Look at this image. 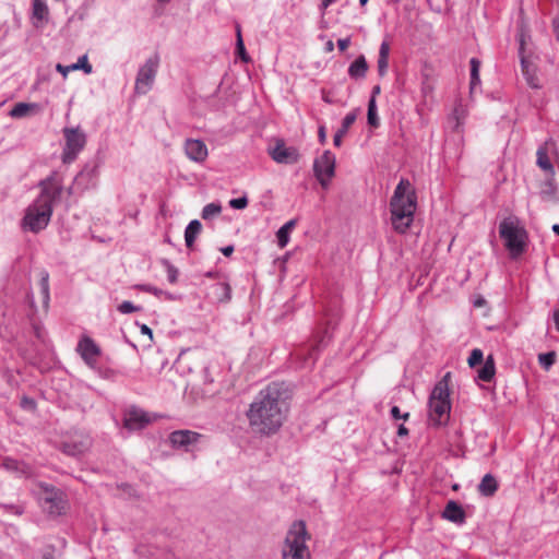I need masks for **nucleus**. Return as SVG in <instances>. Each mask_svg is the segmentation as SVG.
Here are the masks:
<instances>
[{
    "mask_svg": "<svg viewBox=\"0 0 559 559\" xmlns=\"http://www.w3.org/2000/svg\"><path fill=\"white\" fill-rule=\"evenodd\" d=\"M498 489V483L491 474H486L478 485V491L481 496L491 497Z\"/></svg>",
    "mask_w": 559,
    "mask_h": 559,
    "instance_id": "obj_25",
    "label": "nucleus"
},
{
    "mask_svg": "<svg viewBox=\"0 0 559 559\" xmlns=\"http://www.w3.org/2000/svg\"><path fill=\"white\" fill-rule=\"evenodd\" d=\"M162 264L165 267L169 283L175 284L178 280V269L174 264H171L167 259H163Z\"/></svg>",
    "mask_w": 559,
    "mask_h": 559,
    "instance_id": "obj_35",
    "label": "nucleus"
},
{
    "mask_svg": "<svg viewBox=\"0 0 559 559\" xmlns=\"http://www.w3.org/2000/svg\"><path fill=\"white\" fill-rule=\"evenodd\" d=\"M449 378L450 372L435 385L429 397V420L436 426L447 424L450 417Z\"/></svg>",
    "mask_w": 559,
    "mask_h": 559,
    "instance_id": "obj_5",
    "label": "nucleus"
},
{
    "mask_svg": "<svg viewBox=\"0 0 559 559\" xmlns=\"http://www.w3.org/2000/svg\"><path fill=\"white\" fill-rule=\"evenodd\" d=\"M40 288L44 298V302L47 304L49 300V284H48V273H44L40 280Z\"/></svg>",
    "mask_w": 559,
    "mask_h": 559,
    "instance_id": "obj_40",
    "label": "nucleus"
},
{
    "mask_svg": "<svg viewBox=\"0 0 559 559\" xmlns=\"http://www.w3.org/2000/svg\"><path fill=\"white\" fill-rule=\"evenodd\" d=\"M442 516L445 520L456 524H462L465 521V512L463 508L456 501L453 500H450L447 503L442 512Z\"/></svg>",
    "mask_w": 559,
    "mask_h": 559,
    "instance_id": "obj_19",
    "label": "nucleus"
},
{
    "mask_svg": "<svg viewBox=\"0 0 559 559\" xmlns=\"http://www.w3.org/2000/svg\"><path fill=\"white\" fill-rule=\"evenodd\" d=\"M309 538L304 521H295L286 533L282 545V559H309L310 552L306 545Z\"/></svg>",
    "mask_w": 559,
    "mask_h": 559,
    "instance_id": "obj_6",
    "label": "nucleus"
},
{
    "mask_svg": "<svg viewBox=\"0 0 559 559\" xmlns=\"http://www.w3.org/2000/svg\"><path fill=\"white\" fill-rule=\"evenodd\" d=\"M140 331H141L142 334L147 335L150 337V340L153 338L152 329L148 328L146 324H141L140 325Z\"/></svg>",
    "mask_w": 559,
    "mask_h": 559,
    "instance_id": "obj_46",
    "label": "nucleus"
},
{
    "mask_svg": "<svg viewBox=\"0 0 559 559\" xmlns=\"http://www.w3.org/2000/svg\"><path fill=\"white\" fill-rule=\"evenodd\" d=\"M2 465L5 469H8L10 472L19 473L25 477H28L32 475L31 466L24 462H20L17 460L7 457L3 460Z\"/></svg>",
    "mask_w": 559,
    "mask_h": 559,
    "instance_id": "obj_22",
    "label": "nucleus"
},
{
    "mask_svg": "<svg viewBox=\"0 0 559 559\" xmlns=\"http://www.w3.org/2000/svg\"><path fill=\"white\" fill-rule=\"evenodd\" d=\"M554 32L556 34L557 39L559 40V17L554 21Z\"/></svg>",
    "mask_w": 559,
    "mask_h": 559,
    "instance_id": "obj_50",
    "label": "nucleus"
},
{
    "mask_svg": "<svg viewBox=\"0 0 559 559\" xmlns=\"http://www.w3.org/2000/svg\"><path fill=\"white\" fill-rule=\"evenodd\" d=\"M141 307L134 306L131 301H123L118 306V311L121 313H132L135 311H140Z\"/></svg>",
    "mask_w": 559,
    "mask_h": 559,
    "instance_id": "obj_41",
    "label": "nucleus"
},
{
    "mask_svg": "<svg viewBox=\"0 0 559 559\" xmlns=\"http://www.w3.org/2000/svg\"><path fill=\"white\" fill-rule=\"evenodd\" d=\"M349 44H350V39L348 37L341 38L337 40V46L341 51H345L348 48Z\"/></svg>",
    "mask_w": 559,
    "mask_h": 559,
    "instance_id": "obj_44",
    "label": "nucleus"
},
{
    "mask_svg": "<svg viewBox=\"0 0 559 559\" xmlns=\"http://www.w3.org/2000/svg\"><path fill=\"white\" fill-rule=\"evenodd\" d=\"M49 8L46 0H33L32 1V14L31 20L33 26L39 28L44 27L49 22Z\"/></svg>",
    "mask_w": 559,
    "mask_h": 559,
    "instance_id": "obj_18",
    "label": "nucleus"
},
{
    "mask_svg": "<svg viewBox=\"0 0 559 559\" xmlns=\"http://www.w3.org/2000/svg\"><path fill=\"white\" fill-rule=\"evenodd\" d=\"M483 359H484L483 352L479 348H475L472 350L467 361L471 367H475L477 365H480Z\"/></svg>",
    "mask_w": 559,
    "mask_h": 559,
    "instance_id": "obj_39",
    "label": "nucleus"
},
{
    "mask_svg": "<svg viewBox=\"0 0 559 559\" xmlns=\"http://www.w3.org/2000/svg\"><path fill=\"white\" fill-rule=\"evenodd\" d=\"M551 229H552V231H554L556 235H558V236H559V224H555V225H552Z\"/></svg>",
    "mask_w": 559,
    "mask_h": 559,
    "instance_id": "obj_56",
    "label": "nucleus"
},
{
    "mask_svg": "<svg viewBox=\"0 0 559 559\" xmlns=\"http://www.w3.org/2000/svg\"><path fill=\"white\" fill-rule=\"evenodd\" d=\"M202 229V224L198 219L191 221L185 230L186 246L191 248Z\"/></svg>",
    "mask_w": 559,
    "mask_h": 559,
    "instance_id": "obj_27",
    "label": "nucleus"
},
{
    "mask_svg": "<svg viewBox=\"0 0 559 559\" xmlns=\"http://www.w3.org/2000/svg\"><path fill=\"white\" fill-rule=\"evenodd\" d=\"M201 438L202 435L192 430H176L169 435V443L175 449H182L188 452Z\"/></svg>",
    "mask_w": 559,
    "mask_h": 559,
    "instance_id": "obj_13",
    "label": "nucleus"
},
{
    "mask_svg": "<svg viewBox=\"0 0 559 559\" xmlns=\"http://www.w3.org/2000/svg\"><path fill=\"white\" fill-rule=\"evenodd\" d=\"M460 114H461V109H460V108H455V109H454V116H455V118H456L457 120H459Z\"/></svg>",
    "mask_w": 559,
    "mask_h": 559,
    "instance_id": "obj_57",
    "label": "nucleus"
},
{
    "mask_svg": "<svg viewBox=\"0 0 559 559\" xmlns=\"http://www.w3.org/2000/svg\"><path fill=\"white\" fill-rule=\"evenodd\" d=\"M499 235L512 259L522 255L527 247V231L515 216H509L499 224Z\"/></svg>",
    "mask_w": 559,
    "mask_h": 559,
    "instance_id": "obj_4",
    "label": "nucleus"
},
{
    "mask_svg": "<svg viewBox=\"0 0 559 559\" xmlns=\"http://www.w3.org/2000/svg\"><path fill=\"white\" fill-rule=\"evenodd\" d=\"M236 50H237V52L240 56L242 61L248 62L250 60L248 53L246 52L243 40H242L241 34H240V28L239 27H237Z\"/></svg>",
    "mask_w": 559,
    "mask_h": 559,
    "instance_id": "obj_37",
    "label": "nucleus"
},
{
    "mask_svg": "<svg viewBox=\"0 0 559 559\" xmlns=\"http://www.w3.org/2000/svg\"><path fill=\"white\" fill-rule=\"evenodd\" d=\"M323 100H324L325 103H331L330 97H326V96H323Z\"/></svg>",
    "mask_w": 559,
    "mask_h": 559,
    "instance_id": "obj_58",
    "label": "nucleus"
},
{
    "mask_svg": "<svg viewBox=\"0 0 559 559\" xmlns=\"http://www.w3.org/2000/svg\"><path fill=\"white\" fill-rule=\"evenodd\" d=\"M78 352L82 359L91 367L96 364L97 357L100 354L99 347L91 337H83L78 344Z\"/></svg>",
    "mask_w": 559,
    "mask_h": 559,
    "instance_id": "obj_17",
    "label": "nucleus"
},
{
    "mask_svg": "<svg viewBox=\"0 0 559 559\" xmlns=\"http://www.w3.org/2000/svg\"><path fill=\"white\" fill-rule=\"evenodd\" d=\"M368 2V0H359L360 5H365Z\"/></svg>",
    "mask_w": 559,
    "mask_h": 559,
    "instance_id": "obj_59",
    "label": "nucleus"
},
{
    "mask_svg": "<svg viewBox=\"0 0 559 559\" xmlns=\"http://www.w3.org/2000/svg\"><path fill=\"white\" fill-rule=\"evenodd\" d=\"M41 501L44 509L51 515H60L64 510L61 492L55 490V488L46 489Z\"/></svg>",
    "mask_w": 559,
    "mask_h": 559,
    "instance_id": "obj_15",
    "label": "nucleus"
},
{
    "mask_svg": "<svg viewBox=\"0 0 559 559\" xmlns=\"http://www.w3.org/2000/svg\"><path fill=\"white\" fill-rule=\"evenodd\" d=\"M334 49V45H333V41L329 40L326 44H325V50L331 52L332 50Z\"/></svg>",
    "mask_w": 559,
    "mask_h": 559,
    "instance_id": "obj_52",
    "label": "nucleus"
},
{
    "mask_svg": "<svg viewBox=\"0 0 559 559\" xmlns=\"http://www.w3.org/2000/svg\"><path fill=\"white\" fill-rule=\"evenodd\" d=\"M92 445V439L87 433L74 432L68 436L61 443V451L70 456H80L87 452Z\"/></svg>",
    "mask_w": 559,
    "mask_h": 559,
    "instance_id": "obj_11",
    "label": "nucleus"
},
{
    "mask_svg": "<svg viewBox=\"0 0 559 559\" xmlns=\"http://www.w3.org/2000/svg\"><path fill=\"white\" fill-rule=\"evenodd\" d=\"M556 356L557 355L555 352L539 354L538 362L545 370H549L552 367V365L556 362Z\"/></svg>",
    "mask_w": 559,
    "mask_h": 559,
    "instance_id": "obj_34",
    "label": "nucleus"
},
{
    "mask_svg": "<svg viewBox=\"0 0 559 559\" xmlns=\"http://www.w3.org/2000/svg\"><path fill=\"white\" fill-rule=\"evenodd\" d=\"M139 289H141L142 292H145V293H150V294H153L157 297H160V296H166L167 298H170V294L155 287V286H152L150 284H142V285H139L138 286Z\"/></svg>",
    "mask_w": 559,
    "mask_h": 559,
    "instance_id": "obj_38",
    "label": "nucleus"
},
{
    "mask_svg": "<svg viewBox=\"0 0 559 559\" xmlns=\"http://www.w3.org/2000/svg\"><path fill=\"white\" fill-rule=\"evenodd\" d=\"M318 138H319V141L321 144H324L325 141H326V131H325V127L324 126H321L318 130Z\"/></svg>",
    "mask_w": 559,
    "mask_h": 559,
    "instance_id": "obj_45",
    "label": "nucleus"
},
{
    "mask_svg": "<svg viewBox=\"0 0 559 559\" xmlns=\"http://www.w3.org/2000/svg\"><path fill=\"white\" fill-rule=\"evenodd\" d=\"M356 118H357V116H356V112H354V111L347 114L344 117L341 128L334 134L333 143L335 146H337V147L341 146L343 136L347 133L348 129L355 122Z\"/></svg>",
    "mask_w": 559,
    "mask_h": 559,
    "instance_id": "obj_23",
    "label": "nucleus"
},
{
    "mask_svg": "<svg viewBox=\"0 0 559 559\" xmlns=\"http://www.w3.org/2000/svg\"><path fill=\"white\" fill-rule=\"evenodd\" d=\"M536 155H537V160H536L537 165L546 173H554V166L547 155L546 150L543 147H539L537 150Z\"/></svg>",
    "mask_w": 559,
    "mask_h": 559,
    "instance_id": "obj_31",
    "label": "nucleus"
},
{
    "mask_svg": "<svg viewBox=\"0 0 559 559\" xmlns=\"http://www.w3.org/2000/svg\"><path fill=\"white\" fill-rule=\"evenodd\" d=\"M57 70L61 72L63 75H67L69 71L74 70H83L86 74L92 73L93 68L91 63L88 62L87 56L83 55L81 56L78 61L71 66L64 67L60 63L57 64Z\"/></svg>",
    "mask_w": 559,
    "mask_h": 559,
    "instance_id": "obj_21",
    "label": "nucleus"
},
{
    "mask_svg": "<svg viewBox=\"0 0 559 559\" xmlns=\"http://www.w3.org/2000/svg\"><path fill=\"white\" fill-rule=\"evenodd\" d=\"M389 55H390V44L388 41H382L379 49V58H378V72L380 76H383L389 67Z\"/></svg>",
    "mask_w": 559,
    "mask_h": 559,
    "instance_id": "obj_26",
    "label": "nucleus"
},
{
    "mask_svg": "<svg viewBox=\"0 0 559 559\" xmlns=\"http://www.w3.org/2000/svg\"><path fill=\"white\" fill-rule=\"evenodd\" d=\"M485 300L483 298H479L474 301L475 307H481L484 305Z\"/></svg>",
    "mask_w": 559,
    "mask_h": 559,
    "instance_id": "obj_53",
    "label": "nucleus"
},
{
    "mask_svg": "<svg viewBox=\"0 0 559 559\" xmlns=\"http://www.w3.org/2000/svg\"><path fill=\"white\" fill-rule=\"evenodd\" d=\"M469 64H471V87L473 88L475 85L480 83V79H479L480 61L476 58H472L469 61Z\"/></svg>",
    "mask_w": 559,
    "mask_h": 559,
    "instance_id": "obj_33",
    "label": "nucleus"
},
{
    "mask_svg": "<svg viewBox=\"0 0 559 559\" xmlns=\"http://www.w3.org/2000/svg\"><path fill=\"white\" fill-rule=\"evenodd\" d=\"M247 205H248L247 197L231 199L229 201V206L233 209H236V210H242V209L247 207Z\"/></svg>",
    "mask_w": 559,
    "mask_h": 559,
    "instance_id": "obj_42",
    "label": "nucleus"
},
{
    "mask_svg": "<svg viewBox=\"0 0 559 559\" xmlns=\"http://www.w3.org/2000/svg\"><path fill=\"white\" fill-rule=\"evenodd\" d=\"M495 376V362L488 357L481 368L478 370V378L481 381L489 382Z\"/></svg>",
    "mask_w": 559,
    "mask_h": 559,
    "instance_id": "obj_30",
    "label": "nucleus"
},
{
    "mask_svg": "<svg viewBox=\"0 0 559 559\" xmlns=\"http://www.w3.org/2000/svg\"><path fill=\"white\" fill-rule=\"evenodd\" d=\"M158 68L159 57L157 53L148 57L144 64L139 68L134 84L136 94L145 95L152 90Z\"/></svg>",
    "mask_w": 559,
    "mask_h": 559,
    "instance_id": "obj_8",
    "label": "nucleus"
},
{
    "mask_svg": "<svg viewBox=\"0 0 559 559\" xmlns=\"http://www.w3.org/2000/svg\"><path fill=\"white\" fill-rule=\"evenodd\" d=\"M185 152L187 157L195 163H203L209 155L206 144L199 139L186 140Z\"/></svg>",
    "mask_w": 559,
    "mask_h": 559,
    "instance_id": "obj_16",
    "label": "nucleus"
},
{
    "mask_svg": "<svg viewBox=\"0 0 559 559\" xmlns=\"http://www.w3.org/2000/svg\"><path fill=\"white\" fill-rule=\"evenodd\" d=\"M313 173L322 188H329L331 179L335 175V155L331 151H324L314 159Z\"/></svg>",
    "mask_w": 559,
    "mask_h": 559,
    "instance_id": "obj_10",
    "label": "nucleus"
},
{
    "mask_svg": "<svg viewBox=\"0 0 559 559\" xmlns=\"http://www.w3.org/2000/svg\"><path fill=\"white\" fill-rule=\"evenodd\" d=\"M66 140L62 150V162L70 164L78 157L86 144V134L79 128H64L62 130Z\"/></svg>",
    "mask_w": 559,
    "mask_h": 559,
    "instance_id": "obj_9",
    "label": "nucleus"
},
{
    "mask_svg": "<svg viewBox=\"0 0 559 559\" xmlns=\"http://www.w3.org/2000/svg\"><path fill=\"white\" fill-rule=\"evenodd\" d=\"M417 195L409 180L402 178L390 200L391 225L399 234H405L414 222Z\"/></svg>",
    "mask_w": 559,
    "mask_h": 559,
    "instance_id": "obj_3",
    "label": "nucleus"
},
{
    "mask_svg": "<svg viewBox=\"0 0 559 559\" xmlns=\"http://www.w3.org/2000/svg\"><path fill=\"white\" fill-rule=\"evenodd\" d=\"M408 435V429L404 425H400L397 428L399 437H406Z\"/></svg>",
    "mask_w": 559,
    "mask_h": 559,
    "instance_id": "obj_48",
    "label": "nucleus"
},
{
    "mask_svg": "<svg viewBox=\"0 0 559 559\" xmlns=\"http://www.w3.org/2000/svg\"><path fill=\"white\" fill-rule=\"evenodd\" d=\"M367 120L369 126L377 128L379 126V117L377 114L376 99L373 97L370 98L368 103V114Z\"/></svg>",
    "mask_w": 559,
    "mask_h": 559,
    "instance_id": "obj_32",
    "label": "nucleus"
},
{
    "mask_svg": "<svg viewBox=\"0 0 559 559\" xmlns=\"http://www.w3.org/2000/svg\"><path fill=\"white\" fill-rule=\"evenodd\" d=\"M380 93V86L379 85H376L373 88H372V97L374 98V95L379 94Z\"/></svg>",
    "mask_w": 559,
    "mask_h": 559,
    "instance_id": "obj_54",
    "label": "nucleus"
},
{
    "mask_svg": "<svg viewBox=\"0 0 559 559\" xmlns=\"http://www.w3.org/2000/svg\"><path fill=\"white\" fill-rule=\"evenodd\" d=\"M288 389L283 382H272L254 397L246 413L250 428L262 436L276 433L288 413Z\"/></svg>",
    "mask_w": 559,
    "mask_h": 559,
    "instance_id": "obj_1",
    "label": "nucleus"
},
{
    "mask_svg": "<svg viewBox=\"0 0 559 559\" xmlns=\"http://www.w3.org/2000/svg\"><path fill=\"white\" fill-rule=\"evenodd\" d=\"M40 194L26 209L23 218V228L32 233H39L45 229L52 216L53 204L58 201L63 191L62 180L52 174L39 182Z\"/></svg>",
    "mask_w": 559,
    "mask_h": 559,
    "instance_id": "obj_2",
    "label": "nucleus"
},
{
    "mask_svg": "<svg viewBox=\"0 0 559 559\" xmlns=\"http://www.w3.org/2000/svg\"><path fill=\"white\" fill-rule=\"evenodd\" d=\"M554 322H555L556 330L559 332V309H556L554 311Z\"/></svg>",
    "mask_w": 559,
    "mask_h": 559,
    "instance_id": "obj_49",
    "label": "nucleus"
},
{
    "mask_svg": "<svg viewBox=\"0 0 559 559\" xmlns=\"http://www.w3.org/2000/svg\"><path fill=\"white\" fill-rule=\"evenodd\" d=\"M391 415H392V417L394 419H401L402 418L404 420H407L408 417H409V413H405V414L402 415L401 412H400V408L397 406H393L391 408Z\"/></svg>",
    "mask_w": 559,
    "mask_h": 559,
    "instance_id": "obj_43",
    "label": "nucleus"
},
{
    "mask_svg": "<svg viewBox=\"0 0 559 559\" xmlns=\"http://www.w3.org/2000/svg\"><path fill=\"white\" fill-rule=\"evenodd\" d=\"M155 419V415L153 416L138 407H131L124 415L123 425L132 431L142 430Z\"/></svg>",
    "mask_w": 559,
    "mask_h": 559,
    "instance_id": "obj_12",
    "label": "nucleus"
},
{
    "mask_svg": "<svg viewBox=\"0 0 559 559\" xmlns=\"http://www.w3.org/2000/svg\"><path fill=\"white\" fill-rule=\"evenodd\" d=\"M519 40V57L521 61L522 74L526 80V83L532 88H539V79L537 76V66L535 63V56L531 49L527 48V44L531 40L530 34L520 29L518 34Z\"/></svg>",
    "mask_w": 559,
    "mask_h": 559,
    "instance_id": "obj_7",
    "label": "nucleus"
},
{
    "mask_svg": "<svg viewBox=\"0 0 559 559\" xmlns=\"http://www.w3.org/2000/svg\"><path fill=\"white\" fill-rule=\"evenodd\" d=\"M368 70V64L364 56H359L348 68V74L352 79H364Z\"/></svg>",
    "mask_w": 559,
    "mask_h": 559,
    "instance_id": "obj_24",
    "label": "nucleus"
},
{
    "mask_svg": "<svg viewBox=\"0 0 559 559\" xmlns=\"http://www.w3.org/2000/svg\"><path fill=\"white\" fill-rule=\"evenodd\" d=\"M222 211V206L216 203H209L202 210V218L209 219L218 215Z\"/></svg>",
    "mask_w": 559,
    "mask_h": 559,
    "instance_id": "obj_36",
    "label": "nucleus"
},
{
    "mask_svg": "<svg viewBox=\"0 0 559 559\" xmlns=\"http://www.w3.org/2000/svg\"><path fill=\"white\" fill-rule=\"evenodd\" d=\"M23 405H24V406H29V407H32V408H33V407H34V401H33V400H29V399H27V397H24V399H23Z\"/></svg>",
    "mask_w": 559,
    "mask_h": 559,
    "instance_id": "obj_51",
    "label": "nucleus"
},
{
    "mask_svg": "<svg viewBox=\"0 0 559 559\" xmlns=\"http://www.w3.org/2000/svg\"><path fill=\"white\" fill-rule=\"evenodd\" d=\"M209 294L217 302H227L231 298V288L228 283L221 282L212 285Z\"/></svg>",
    "mask_w": 559,
    "mask_h": 559,
    "instance_id": "obj_20",
    "label": "nucleus"
},
{
    "mask_svg": "<svg viewBox=\"0 0 559 559\" xmlns=\"http://www.w3.org/2000/svg\"><path fill=\"white\" fill-rule=\"evenodd\" d=\"M222 253L225 255V257H229L233 254L234 252V247L233 246H226V247H223L221 249Z\"/></svg>",
    "mask_w": 559,
    "mask_h": 559,
    "instance_id": "obj_47",
    "label": "nucleus"
},
{
    "mask_svg": "<svg viewBox=\"0 0 559 559\" xmlns=\"http://www.w3.org/2000/svg\"><path fill=\"white\" fill-rule=\"evenodd\" d=\"M36 107L37 105L34 103H16L10 110L9 115L11 118L21 119L26 117L28 112Z\"/></svg>",
    "mask_w": 559,
    "mask_h": 559,
    "instance_id": "obj_28",
    "label": "nucleus"
},
{
    "mask_svg": "<svg viewBox=\"0 0 559 559\" xmlns=\"http://www.w3.org/2000/svg\"><path fill=\"white\" fill-rule=\"evenodd\" d=\"M84 176H85V173H84V171L80 173V174L75 177L74 182H80V180H81Z\"/></svg>",
    "mask_w": 559,
    "mask_h": 559,
    "instance_id": "obj_55",
    "label": "nucleus"
},
{
    "mask_svg": "<svg viewBox=\"0 0 559 559\" xmlns=\"http://www.w3.org/2000/svg\"><path fill=\"white\" fill-rule=\"evenodd\" d=\"M296 221L290 219L287 223H285L276 233L277 243L281 248H284L287 246L289 241V233L295 227Z\"/></svg>",
    "mask_w": 559,
    "mask_h": 559,
    "instance_id": "obj_29",
    "label": "nucleus"
},
{
    "mask_svg": "<svg viewBox=\"0 0 559 559\" xmlns=\"http://www.w3.org/2000/svg\"><path fill=\"white\" fill-rule=\"evenodd\" d=\"M269 154L278 164H294L299 157L297 150L287 147L283 141H277L276 145L269 150Z\"/></svg>",
    "mask_w": 559,
    "mask_h": 559,
    "instance_id": "obj_14",
    "label": "nucleus"
}]
</instances>
